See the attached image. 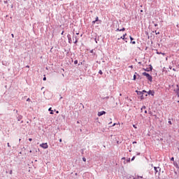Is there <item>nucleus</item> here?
I'll return each mask as SVG.
<instances>
[{
	"instance_id": "f257e3e1",
	"label": "nucleus",
	"mask_w": 179,
	"mask_h": 179,
	"mask_svg": "<svg viewBox=\"0 0 179 179\" xmlns=\"http://www.w3.org/2000/svg\"><path fill=\"white\" fill-rule=\"evenodd\" d=\"M143 76H145L147 78V79L148 80H150V82H152V76H150L149 73H146V72H144L143 73Z\"/></svg>"
},
{
	"instance_id": "f03ea898",
	"label": "nucleus",
	"mask_w": 179,
	"mask_h": 179,
	"mask_svg": "<svg viewBox=\"0 0 179 179\" xmlns=\"http://www.w3.org/2000/svg\"><path fill=\"white\" fill-rule=\"evenodd\" d=\"M41 148L43 149H48V144L47 143H43L40 145Z\"/></svg>"
},
{
	"instance_id": "7ed1b4c3",
	"label": "nucleus",
	"mask_w": 179,
	"mask_h": 179,
	"mask_svg": "<svg viewBox=\"0 0 179 179\" xmlns=\"http://www.w3.org/2000/svg\"><path fill=\"white\" fill-rule=\"evenodd\" d=\"M154 170L155 171V174H157V173H159V171H160L161 169H160V167L154 166Z\"/></svg>"
},
{
	"instance_id": "20e7f679",
	"label": "nucleus",
	"mask_w": 179,
	"mask_h": 179,
	"mask_svg": "<svg viewBox=\"0 0 179 179\" xmlns=\"http://www.w3.org/2000/svg\"><path fill=\"white\" fill-rule=\"evenodd\" d=\"M67 38H68V40H69V43L70 44H71L72 43V38L71 37V34H68Z\"/></svg>"
},
{
	"instance_id": "39448f33",
	"label": "nucleus",
	"mask_w": 179,
	"mask_h": 179,
	"mask_svg": "<svg viewBox=\"0 0 179 179\" xmlns=\"http://www.w3.org/2000/svg\"><path fill=\"white\" fill-rule=\"evenodd\" d=\"M106 114V111H101L98 113V117H101V115H104Z\"/></svg>"
},
{
	"instance_id": "423d86ee",
	"label": "nucleus",
	"mask_w": 179,
	"mask_h": 179,
	"mask_svg": "<svg viewBox=\"0 0 179 179\" xmlns=\"http://www.w3.org/2000/svg\"><path fill=\"white\" fill-rule=\"evenodd\" d=\"M148 94H151V96H155V91L150 90L148 91Z\"/></svg>"
},
{
	"instance_id": "0eeeda50",
	"label": "nucleus",
	"mask_w": 179,
	"mask_h": 179,
	"mask_svg": "<svg viewBox=\"0 0 179 179\" xmlns=\"http://www.w3.org/2000/svg\"><path fill=\"white\" fill-rule=\"evenodd\" d=\"M136 93H137V94L138 95V96H141L142 94H143V92H141V91H136Z\"/></svg>"
},
{
	"instance_id": "6e6552de",
	"label": "nucleus",
	"mask_w": 179,
	"mask_h": 179,
	"mask_svg": "<svg viewBox=\"0 0 179 179\" xmlns=\"http://www.w3.org/2000/svg\"><path fill=\"white\" fill-rule=\"evenodd\" d=\"M116 31H125V28H122V29H117Z\"/></svg>"
},
{
	"instance_id": "1a4fd4ad",
	"label": "nucleus",
	"mask_w": 179,
	"mask_h": 179,
	"mask_svg": "<svg viewBox=\"0 0 179 179\" xmlns=\"http://www.w3.org/2000/svg\"><path fill=\"white\" fill-rule=\"evenodd\" d=\"M136 75H138V73H135V74L134 75V78L133 80H136Z\"/></svg>"
},
{
	"instance_id": "9d476101",
	"label": "nucleus",
	"mask_w": 179,
	"mask_h": 179,
	"mask_svg": "<svg viewBox=\"0 0 179 179\" xmlns=\"http://www.w3.org/2000/svg\"><path fill=\"white\" fill-rule=\"evenodd\" d=\"M48 111L50 112V114H51V115L54 114V112L52 110V108H50L48 109Z\"/></svg>"
},
{
	"instance_id": "9b49d317",
	"label": "nucleus",
	"mask_w": 179,
	"mask_h": 179,
	"mask_svg": "<svg viewBox=\"0 0 179 179\" xmlns=\"http://www.w3.org/2000/svg\"><path fill=\"white\" fill-rule=\"evenodd\" d=\"M143 110H146V106H143L141 108V113H142V111H143Z\"/></svg>"
},
{
	"instance_id": "f8f14e48",
	"label": "nucleus",
	"mask_w": 179,
	"mask_h": 179,
	"mask_svg": "<svg viewBox=\"0 0 179 179\" xmlns=\"http://www.w3.org/2000/svg\"><path fill=\"white\" fill-rule=\"evenodd\" d=\"M141 100H143L145 98L143 97V94H141L140 96Z\"/></svg>"
},
{
	"instance_id": "ddd939ff",
	"label": "nucleus",
	"mask_w": 179,
	"mask_h": 179,
	"mask_svg": "<svg viewBox=\"0 0 179 179\" xmlns=\"http://www.w3.org/2000/svg\"><path fill=\"white\" fill-rule=\"evenodd\" d=\"M99 75H102L103 74V71L101 70H99Z\"/></svg>"
},
{
	"instance_id": "4468645a",
	"label": "nucleus",
	"mask_w": 179,
	"mask_h": 179,
	"mask_svg": "<svg viewBox=\"0 0 179 179\" xmlns=\"http://www.w3.org/2000/svg\"><path fill=\"white\" fill-rule=\"evenodd\" d=\"M127 36V34H123V40H125V36Z\"/></svg>"
},
{
	"instance_id": "2eb2a0df",
	"label": "nucleus",
	"mask_w": 179,
	"mask_h": 179,
	"mask_svg": "<svg viewBox=\"0 0 179 179\" xmlns=\"http://www.w3.org/2000/svg\"><path fill=\"white\" fill-rule=\"evenodd\" d=\"M157 54H158V55L162 54V55H164V53H162V52H157Z\"/></svg>"
},
{
	"instance_id": "dca6fc26",
	"label": "nucleus",
	"mask_w": 179,
	"mask_h": 179,
	"mask_svg": "<svg viewBox=\"0 0 179 179\" xmlns=\"http://www.w3.org/2000/svg\"><path fill=\"white\" fill-rule=\"evenodd\" d=\"M96 20L92 21V24H96Z\"/></svg>"
},
{
	"instance_id": "f3484780",
	"label": "nucleus",
	"mask_w": 179,
	"mask_h": 179,
	"mask_svg": "<svg viewBox=\"0 0 179 179\" xmlns=\"http://www.w3.org/2000/svg\"><path fill=\"white\" fill-rule=\"evenodd\" d=\"M76 43H78V39L76 38L75 41H74V44H76Z\"/></svg>"
},
{
	"instance_id": "a211bd4d",
	"label": "nucleus",
	"mask_w": 179,
	"mask_h": 179,
	"mask_svg": "<svg viewBox=\"0 0 179 179\" xmlns=\"http://www.w3.org/2000/svg\"><path fill=\"white\" fill-rule=\"evenodd\" d=\"M131 44H136V42H135V41H131Z\"/></svg>"
},
{
	"instance_id": "6ab92c4d",
	"label": "nucleus",
	"mask_w": 179,
	"mask_h": 179,
	"mask_svg": "<svg viewBox=\"0 0 179 179\" xmlns=\"http://www.w3.org/2000/svg\"><path fill=\"white\" fill-rule=\"evenodd\" d=\"M74 64H75V65H76L78 64V60H75Z\"/></svg>"
},
{
	"instance_id": "aec40b11",
	"label": "nucleus",
	"mask_w": 179,
	"mask_h": 179,
	"mask_svg": "<svg viewBox=\"0 0 179 179\" xmlns=\"http://www.w3.org/2000/svg\"><path fill=\"white\" fill-rule=\"evenodd\" d=\"M95 21L99 22V17H96Z\"/></svg>"
},
{
	"instance_id": "412c9836",
	"label": "nucleus",
	"mask_w": 179,
	"mask_h": 179,
	"mask_svg": "<svg viewBox=\"0 0 179 179\" xmlns=\"http://www.w3.org/2000/svg\"><path fill=\"white\" fill-rule=\"evenodd\" d=\"M134 160H135V157H133L131 158V162H134Z\"/></svg>"
},
{
	"instance_id": "4be33fe9",
	"label": "nucleus",
	"mask_w": 179,
	"mask_h": 179,
	"mask_svg": "<svg viewBox=\"0 0 179 179\" xmlns=\"http://www.w3.org/2000/svg\"><path fill=\"white\" fill-rule=\"evenodd\" d=\"M155 34H160V32L155 31Z\"/></svg>"
},
{
	"instance_id": "5701e85b",
	"label": "nucleus",
	"mask_w": 179,
	"mask_h": 179,
	"mask_svg": "<svg viewBox=\"0 0 179 179\" xmlns=\"http://www.w3.org/2000/svg\"><path fill=\"white\" fill-rule=\"evenodd\" d=\"M129 37H130L131 41H132L134 40V38H132V36H129Z\"/></svg>"
},
{
	"instance_id": "b1692460",
	"label": "nucleus",
	"mask_w": 179,
	"mask_h": 179,
	"mask_svg": "<svg viewBox=\"0 0 179 179\" xmlns=\"http://www.w3.org/2000/svg\"><path fill=\"white\" fill-rule=\"evenodd\" d=\"M171 162H174V157L171 158Z\"/></svg>"
},
{
	"instance_id": "393cba45",
	"label": "nucleus",
	"mask_w": 179,
	"mask_h": 179,
	"mask_svg": "<svg viewBox=\"0 0 179 179\" xmlns=\"http://www.w3.org/2000/svg\"><path fill=\"white\" fill-rule=\"evenodd\" d=\"M7 146H8V148H10V145L9 144V143H7Z\"/></svg>"
},
{
	"instance_id": "a878e982",
	"label": "nucleus",
	"mask_w": 179,
	"mask_h": 179,
	"mask_svg": "<svg viewBox=\"0 0 179 179\" xmlns=\"http://www.w3.org/2000/svg\"><path fill=\"white\" fill-rule=\"evenodd\" d=\"M32 141H33L32 138H29V142H31Z\"/></svg>"
},
{
	"instance_id": "bb28decb",
	"label": "nucleus",
	"mask_w": 179,
	"mask_h": 179,
	"mask_svg": "<svg viewBox=\"0 0 179 179\" xmlns=\"http://www.w3.org/2000/svg\"><path fill=\"white\" fill-rule=\"evenodd\" d=\"M83 160L84 162H86V159H85V157H83Z\"/></svg>"
},
{
	"instance_id": "cd10ccee",
	"label": "nucleus",
	"mask_w": 179,
	"mask_h": 179,
	"mask_svg": "<svg viewBox=\"0 0 179 179\" xmlns=\"http://www.w3.org/2000/svg\"><path fill=\"white\" fill-rule=\"evenodd\" d=\"M11 36L13 38L15 37V35L13 34H12Z\"/></svg>"
},
{
	"instance_id": "c85d7f7f",
	"label": "nucleus",
	"mask_w": 179,
	"mask_h": 179,
	"mask_svg": "<svg viewBox=\"0 0 179 179\" xmlns=\"http://www.w3.org/2000/svg\"><path fill=\"white\" fill-rule=\"evenodd\" d=\"M145 114H148V110H144Z\"/></svg>"
},
{
	"instance_id": "c756f323",
	"label": "nucleus",
	"mask_w": 179,
	"mask_h": 179,
	"mask_svg": "<svg viewBox=\"0 0 179 179\" xmlns=\"http://www.w3.org/2000/svg\"><path fill=\"white\" fill-rule=\"evenodd\" d=\"M145 114H148V110H144Z\"/></svg>"
},
{
	"instance_id": "7c9ffc66",
	"label": "nucleus",
	"mask_w": 179,
	"mask_h": 179,
	"mask_svg": "<svg viewBox=\"0 0 179 179\" xmlns=\"http://www.w3.org/2000/svg\"><path fill=\"white\" fill-rule=\"evenodd\" d=\"M43 80H47V78L44 77Z\"/></svg>"
},
{
	"instance_id": "2f4dec72",
	"label": "nucleus",
	"mask_w": 179,
	"mask_h": 179,
	"mask_svg": "<svg viewBox=\"0 0 179 179\" xmlns=\"http://www.w3.org/2000/svg\"><path fill=\"white\" fill-rule=\"evenodd\" d=\"M169 124H170V125H171V121H169Z\"/></svg>"
},
{
	"instance_id": "473e14b6",
	"label": "nucleus",
	"mask_w": 179,
	"mask_h": 179,
	"mask_svg": "<svg viewBox=\"0 0 179 179\" xmlns=\"http://www.w3.org/2000/svg\"><path fill=\"white\" fill-rule=\"evenodd\" d=\"M120 38H122V40H124V36H121Z\"/></svg>"
},
{
	"instance_id": "72a5a7b5",
	"label": "nucleus",
	"mask_w": 179,
	"mask_h": 179,
	"mask_svg": "<svg viewBox=\"0 0 179 179\" xmlns=\"http://www.w3.org/2000/svg\"><path fill=\"white\" fill-rule=\"evenodd\" d=\"M29 100H30V98H28L27 100V101H29Z\"/></svg>"
},
{
	"instance_id": "f704fd0d",
	"label": "nucleus",
	"mask_w": 179,
	"mask_h": 179,
	"mask_svg": "<svg viewBox=\"0 0 179 179\" xmlns=\"http://www.w3.org/2000/svg\"><path fill=\"white\" fill-rule=\"evenodd\" d=\"M59 142H62V138H60V139H59Z\"/></svg>"
},
{
	"instance_id": "c9c22d12",
	"label": "nucleus",
	"mask_w": 179,
	"mask_h": 179,
	"mask_svg": "<svg viewBox=\"0 0 179 179\" xmlns=\"http://www.w3.org/2000/svg\"><path fill=\"white\" fill-rule=\"evenodd\" d=\"M155 27H157V24H155Z\"/></svg>"
},
{
	"instance_id": "e433bc0d",
	"label": "nucleus",
	"mask_w": 179,
	"mask_h": 179,
	"mask_svg": "<svg viewBox=\"0 0 179 179\" xmlns=\"http://www.w3.org/2000/svg\"><path fill=\"white\" fill-rule=\"evenodd\" d=\"M143 93H146V91H145V90H143Z\"/></svg>"
},
{
	"instance_id": "4c0bfd02",
	"label": "nucleus",
	"mask_w": 179,
	"mask_h": 179,
	"mask_svg": "<svg viewBox=\"0 0 179 179\" xmlns=\"http://www.w3.org/2000/svg\"><path fill=\"white\" fill-rule=\"evenodd\" d=\"M134 128H135V129H136V127H135V125H133Z\"/></svg>"
},
{
	"instance_id": "58836bf2",
	"label": "nucleus",
	"mask_w": 179,
	"mask_h": 179,
	"mask_svg": "<svg viewBox=\"0 0 179 179\" xmlns=\"http://www.w3.org/2000/svg\"><path fill=\"white\" fill-rule=\"evenodd\" d=\"M4 3H8V1H4Z\"/></svg>"
},
{
	"instance_id": "ea45409f",
	"label": "nucleus",
	"mask_w": 179,
	"mask_h": 179,
	"mask_svg": "<svg viewBox=\"0 0 179 179\" xmlns=\"http://www.w3.org/2000/svg\"><path fill=\"white\" fill-rule=\"evenodd\" d=\"M4 3H8V1H4Z\"/></svg>"
},
{
	"instance_id": "a19ab883",
	"label": "nucleus",
	"mask_w": 179,
	"mask_h": 179,
	"mask_svg": "<svg viewBox=\"0 0 179 179\" xmlns=\"http://www.w3.org/2000/svg\"><path fill=\"white\" fill-rule=\"evenodd\" d=\"M56 113H57V114H58L59 113V111L57 110V111H56Z\"/></svg>"
},
{
	"instance_id": "79ce46f5",
	"label": "nucleus",
	"mask_w": 179,
	"mask_h": 179,
	"mask_svg": "<svg viewBox=\"0 0 179 179\" xmlns=\"http://www.w3.org/2000/svg\"><path fill=\"white\" fill-rule=\"evenodd\" d=\"M129 67H130V68H134V66H130Z\"/></svg>"
},
{
	"instance_id": "37998d69",
	"label": "nucleus",
	"mask_w": 179,
	"mask_h": 179,
	"mask_svg": "<svg viewBox=\"0 0 179 179\" xmlns=\"http://www.w3.org/2000/svg\"><path fill=\"white\" fill-rule=\"evenodd\" d=\"M173 71H176V69H173Z\"/></svg>"
},
{
	"instance_id": "c03bdc74",
	"label": "nucleus",
	"mask_w": 179,
	"mask_h": 179,
	"mask_svg": "<svg viewBox=\"0 0 179 179\" xmlns=\"http://www.w3.org/2000/svg\"><path fill=\"white\" fill-rule=\"evenodd\" d=\"M133 143H136V141H134Z\"/></svg>"
},
{
	"instance_id": "a18cd8bd",
	"label": "nucleus",
	"mask_w": 179,
	"mask_h": 179,
	"mask_svg": "<svg viewBox=\"0 0 179 179\" xmlns=\"http://www.w3.org/2000/svg\"><path fill=\"white\" fill-rule=\"evenodd\" d=\"M10 174H12V171H10Z\"/></svg>"
},
{
	"instance_id": "49530a36",
	"label": "nucleus",
	"mask_w": 179,
	"mask_h": 179,
	"mask_svg": "<svg viewBox=\"0 0 179 179\" xmlns=\"http://www.w3.org/2000/svg\"><path fill=\"white\" fill-rule=\"evenodd\" d=\"M141 13L143 12V10H141Z\"/></svg>"
},
{
	"instance_id": "de8ad7c7",
	"label": "nucleus",
	"mask_w": 179,
	"mask_h": 179,
	"mask_svg": "<svg viewBox=\"0 0 179 179\" xmlns=\"http://www.w3.org/2000/svg\"><path fill=\"white\" fill-rule=\"evenodd\" d=\"M64 34V31L62 32V35Z\"/></svg>"
},
{
	"instance_id": "09e8293b",
	"label": "nucleus",
	"mask_w": 179,
	"mask_h": 179,
	"mask_svg": "<svg viewBox=\"0 0 179 179\" xmlns=\"http://www.w3.org/2000/svg\"><path fill=\"white\" fill-rule=\"evenodd\" d=\"M171 68H172L171 66V67H169V69H171Z\"/></svg>"
},
{
	"instance_id": "8fccbe9b",
	"label": "nucleus",
	"mask_w": 179,
	"mask_h": 179,
	"mask_svg": "<svg viewBox=\"0 0 179 179\" xmlns=\"http://www.w3.org/2000/svg\"><path fill=\"white\" fill-rule=\"evenodd\" d=\"M120 96H122V94H120Z\"/></svg>"
},
{
	"instance_id": "3c124183",
	"label": "nucleus",
	"mask_w": 179,
	"mask_h": 179,
	"mask_svg": "<svg viewBox=\"0 0 179 179\" xmlns=\"http://www.w3.org/2000/svg\"><path fill=\"white\" fill-rule=\"evenodd\" d=\"M29 152L31 153V150H30Z\"/></svg>"
},
{
	"instance_id": "603ef678",
	"label": "nucleus",
	"mask_w": 179,
	"mask_h": 179,
	"mask_svg": "<svg viewBox=\"0 0 179 179\" xmlns=\"http://www.w3.org/2000/svg\"><path fill=\"white\" fill-rule=\"evenodd\" d=\"M152 167H153V164H152Z\"/></svg>"
},
{
	"instance_id": "864d4df0",
	"label": "nucleus",
	"mask_w": 179,
	"mask_h": 179,
	"mask_svg": "<svg viewBox=\"0 0 179 179\" xmlns=\"http://www.w3.org/2000/svg\"><path fill=\"white\" fill-rule=\"evenodd\" d=\"M16 113H17V110H16Z\"/></svg>"
},
{
	"instance_id": "5fc2aeb1",
	"label": "nucleus",
	"mask_w": 179,
	"mask_h": 179,
	"mask_svg": "<svg viewBox=\"0 0 179 179\" xmlns=\"http://www.w3.org/2000/svg\"><path fill=\"white\" fill-rule=\"evenodd\" d=\"M140 178H142V177H140Z\"/></svg>"
}]
</instances>
